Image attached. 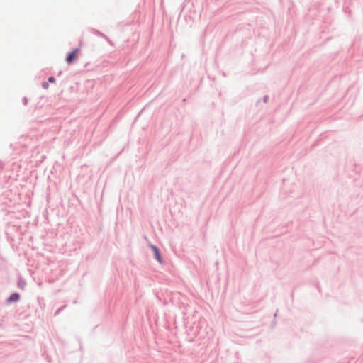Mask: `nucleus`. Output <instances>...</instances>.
Masks as SVG:
<instances>
[{"mask_svg": "<svg viewBox=\"0 0 363 363\" xmlns=\"http://www.w3.org/2000/svg\"><path fill=\"white\" fill-rule=\"evenodd\" d=\"M48 81L51 83L54 82L55 81V78L53 77H50L48 79Z\"/></svg>", "mask_w": 363, "mask_h": 363, "instance_id": "obj_5", "label": "nucleus"}, {"mask_svg": "<svg viewBox=\"0 0 363 363\" xmlns=\"http://www.w3.org/2000/svg\"><path fill=\"white\" fill-rule=\"evenodd\" d=\"M79 52V49L74 50L71 53H69L67 55V57L66 58V62L68 64L72 63L77 59Z\"/></svg>", "mask_w": 363, "mask_h": 363, "instance_id": "obj_1", "label": "nucleus"}, {"mask_svg": "<svg viewBox=\"0 0 363 363\" xmlns=\"http://www.w3.org/2000/svg\"><path fill=\"white\" fill-rule=\"evenodd\" d=\"M151 247H152V249L154 251L155 256V258L157 259V260L160 263H162V257H161V256L160 255L159 250L157 249V247H155V246H153V245Z\"/></svg>", "mask_w": 363, "mask_h": 363, "instance_id": "obj_2", "label": "nucleus"}, {"mask_svg": "<svg viewBox=\"0 0 363 363\" xmlns=\"http://www.w3.org/2000/svg\"><path fill=\"white\" fill-rule=\"evenodd\" d=\"M48 86H49V85H48V82H44V83L43 84V87L44 89H48Z\"/></svg>", "mask_w": 363, "mask_h": 363, "instance_id": "obj_4", "label": "nucleus"}, {"mask_svg": "<svg viewBox=\"0 0 363 363\" xmlns=\"http://www.w3.org/2000/svg\"><path fill=\"white\" fill-rule=\"evenodd\" d=\"M18 299H19V295L18 294H13L9 297V301H10V302L17 301Z\"/></svg>", "mask_w": 363, "mask_h": 363, "instance_id": "obj_3", "label": "nucleus"}]
</instances>
